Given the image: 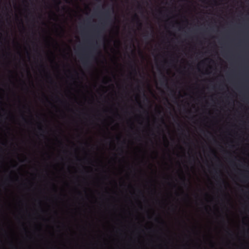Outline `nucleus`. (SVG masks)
Instances as JSON below:
<instances>
[{
    "instance_id": "f257e3e1",
    "label": "nucleus",
    "mask_w": 249,
    "mask_h": 249,
    "mask_svg": "<svg viewBox=\"0 0 249 249\" xmlns=\"http://www.w3.org/2000/svg\"><path fill=\"white\" fill-rule=\"evenodd\" d=\"M85 57L82 58V62L83 64L85 66H87L89 65V59L90 57V55L89 53L86 54L85 55Z\"/></svg>"
},
{
    "instance_id": "f03ea898",
    "label": "nucleus",
    "mask_w": 249,
    "mask_h": 249,
    "mask_svg": "<svg viewBox=\"0 0 249 249\" xmlns=\"http://www.w3.org/2000/svg\"><path fill=\"white\" fill-rule=\"evenodd\" d=\"M104 16L107 20H110V10H107L104 13Z\"/></svg>"
},
{
    "instance_id": "7ed1b4c3",
    "label": "nucleus",
    "mask_w": 249,
    "mask_h": 249,
    "mask_svg": "<svg viewBox=\"0 0 249 249\" xmlns=\"http://www.w3.org/2000/svg\"><path fill=\"white\" fill-rule=\"evenodd\" d=\"M164 83H165L166 85H167V77L164 75L163 74H162V78L161 79V83L162 84Z\"/></svg>"
},
{
    "instance_id": "20e7f679",
    "label": "nucleus",
    "mask_w": 249,
    "mask_h": 249,
    "mask_svg": "<svg viewBox=\"0 0 249 249\" xmlns=\"http://www.w3.org/2000/svg\"><path fill=\"white\" fill-rule=\"evenodd\" d=\"M134 18H136V19L137 21V23L138 24V25H139V26H142V23L140 22V20H139V18H138V16H137L136 14H135V16H134Z\"/></svg>"
},
{
    "instance_id": "39448f33",
    "label": "nucleus",
    "mask_w": 249,
    "mask_h": 249,
    "mask_svg": "<svg viewBox=\"0 0 249 249\" xmlns=\"http://www.w3.org/2000/svg\"><path fill=\"white\" fill-rule=\"evenodd\" d=\"M150 28L151 29V32L153 34V27L152 26H150Z\"/></svg>"
},
{
    "instance_id": "423d86ee",
    "label": "nucleus",
    "mask_w": 249,
    "mask_h": 249,
    "mask_svg": "<svg viewBox=\"0 0 249 249\" xmlns=\"http://www.w3.org/2000/svg\"><path fill=\"white\" fill-rule=\"evenodd\" d=\"M148 33H146L145 34L144 36H145V37H147L148 36Z\"/></svg>"
},
{
    "instance_id": "0eeeda50",
    "label": "nucleus",
    "mask_w": 249,
    "mask_h": 249,
    "mask_svg": "<svg viewBox=\"0 0 249 249\" xmlns=\"http://www.w3.org/2000/svg\"><path fill=\"white\" fill-rule=\"evenodd\" d=\"M138 8H139V9H142V6H141L139 5V6H138Z\"/></svg>"
},
{
    "instance_id": "6e6552de",
    "label": "nucleus",
    "mask_w": 249,
    "mask_h": 249,
    "mask_svg": "<svg viewBox=\"0 0 249 249\" xmlns=\"http://www.w3.org/2000/svg\"><path fill=\"white\" fill-rule=\"evenodd\" d=\"M39 129L40 130H42V127H39Z\"/></svg>"
},
{
    "instance_id": "1a4fd4ad",
    "label": "nucleus",
    "mask_w": 249,
    "mask_h": 249,
    "mask_svg": "<svg viewBox=\"0 0 249 249\" xmlns=\"http://www.w3.org/2000/svg\"><path fill=\"white\" fill-rule=\"evenodd\" d=\"M23 118V119L24 121H26V119H25V118L24 117H23V118Z\"/></svg>"
},
{
    "instance_id": "9d476101",
    "label": "nucleus",
    "mask_w": 249,
    "mask_h": 249,
    "mask_svg": "<svg viewBox=\"0 0 249 249\" xmlns=\"http://www.w3.org/2000/svg\"><path fill=\"white\" fill-rule=\"evenodd\" d=\"M161 121H162V122L163 123H164V120H163V119H162Z\"/></svg>"
},
{
    "instance_id": "9b49d317",
    "label": "nucleus",
    "mask_w": 249,
    "mask_h": 249,
    "mask_svg": "<svg viewBox=\"0 0 249 249\" xmlns=\"http://www.w3.org/2000/svg\"><path fill=\"white\" fill-rule=\"evenodd\" d=\"M183 181L184 182L185 179L184 178H183Z\"/></svg>"
}]
</instances>
